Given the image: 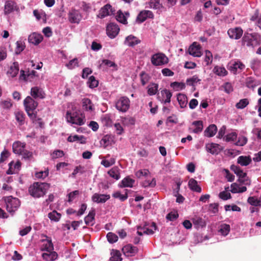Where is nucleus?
Instances as JSON below:
<instances>
[{
  "instance_id": "1",
  "label": "nucleus",
  "mask_w": 261,
  "mask_h": 261,
  "mask_svg": "<svg viewBox=\"0 0 261 261\" xmlns=\"http://www.w3.org/2000/svg\"><path fill=\"white\" fill-rule=\"evenodd\" d=\"M50 188V184L46 182H35L29 188L30 194L35 198L44 196Z\"/></svg>"
},
{
  "instance_id": "2",
  "label": "nucleus",
  "mask_w": 261,
  "mask_h": 261,
  "mask_svg": "<svg viewBox=\"0 0 261 261\" xmlns=\"http://www.w3.org/2000/svg\"><path fill=\"white\" fill-rule=\"evenodd\" d=\"M260 36L256 33H245L241 42L242 47L246 48L253 49L259 44Z\"/></svg>"
},
{
  "instance_id": "3",
  "label": "nucleus",
  "mask_w": 261,
  "mask_h": 261,
  "mask_svg": "<svg viewBox=\"0 0 261 261\" xmlns=\"http://www.w3.org/2000/svg\"><path fill=\"white\" fill-rule=\"evenodd\" d=\"M23 105L28 115L34 122L37 117V112H34V111L38 106V102L33 98L28 96L24 99Z\"/></svg>"
},
{
  "instance_id": "4",
  "label": "nucleus",
  "mask_w": 261,
  "mask_h": 261,
  "mask_svg": "<svg viewBox=\"0 0 261 261\" xmlns=\"http://www.w3.org/2000/svg\"><path fill=\"white\" fill-rule=\"evenodd\" d=\"M7 211L12 215L17 210L20 205V201L17 198L12 196L6 197L4 198Z\"/></svg>"
},
{
  "instance_id": "5",
  "label": "nucleus",
  "mask_w": 261,
  "mask_h": 261,
  "mask_svg": "<svg viewBox=\"0 0 261 261\" xmlns=\"http://www.w3.org/2000/svg\"><path fill=\"white\" fill-rule=\"evenodd\" d=\"M151 62L154 66H162L169 62V59L164 54L158 53L151 56Z\"/></svg>"
},
{
  "instance_id": "6",
  "label": "nucleus",
  "mask_w": 261,
  "mask_h": 261,
  "mask_svg": "<svg viewBox=\"0 0 261 261\" xmlns=\"http://www.w3.org/2000/svg\"><path fill=\"white\" fill-rule=\"evenodd\" d=\"M130 107V100L126 96L120 97L115 102L116 108L120 112H126Z\"/></svg>"
},
{
  "instance_id": "7",
  "label": "nucleus",
  "mask_w": 261,
  "mask_h": 261,
  "mask_svg": "<svg viewBox=\"0 0 261 261\" xmlns=\"http://www.w3.org/2000/svg\"><path fill=\"white\" fill-rule=\"evenodd\" d=\"M230 169L239 177L238 181L240 183L248 184L247 174L244 172L239 166L232 165L230 167Z\"/></svg>"
},
{
  "instance_id": "8",
  "label": "nucleus",
  "mask_w": 261,
  "mask_h": 261,
  "mask_svg": "<svg viewBox=\"0 0 261 261\" xmlns=\"http://www.w3.org/2000/svg\"><path fill=\"white\" fill-rule=\"evenodd\" d=\"M114 12L115 10L112 6L110 4H107L100 8L97 15V17L102 19L107 16L113 15Z\"/></svg>"
},
{
  "instance_id": "9",
  "label": "nucleus",
  "mask_w": 261,
  "mask_h": 261,
  "mask_svg": "<svg viewBox=\"0 0 261 261\" xmlns=\"http://www.w3.org/2000/svg\"><path fill=\"white\" fill-rule=\"evenodd\" d=\"M172 94L169 90L164 89L161 91L160 94H157V98L162 103H170Z\"/></svg>"
},
{
  "instance_id": "10",
  "label": "nucleus",
  "mask_w": 261,
  "mask_h": 261,
  "mask_svg": "<svg viewBox=\"0 0 261 261\" xmlns=\"http://www.w3.org/2000/svg\"><path fill=\"white\" fill-rule=\"evenodd\" d=\"M66 119L68 122L73 124L82 125L84 124V120L80 117L77 116L76 113L72 114L69 111L66 113Z\"/></svg>"
},
{
  "instance_id": "11",
  "label": "nucleus",
  "mask_w": 261,
  "mask_h": 261,
  "mask_svg": "<svg viewBox=\"0 0 261 261\" xmlns=\"http://www.w3.org/2000/svg\"><path fill=\"white\" fill-rule=\"evenodd\" d=\"M119 30V28L117 24L110 23L107 27V34L110 38L113 39L118 34Z\"/></svg>"
},
{
  "instance_id": "12",
  "label": "nucleus",
  "mask_w": 261,
  "mask_h": 261,
  "mask_svg": "<svg viewBox=\"0 0 261 261\" xmlns=\"http://www.w3.org/2000/svg\"><path fill=\"white\" fill-rule=\"evenodd\" d=\"M82 15L78 10L72 9L68 13V19L71 23H79L82 19Z\"/></svg>"
},
{
  "instance_id": "13",
  "label": "nucleus",
  "mask_w": 261,
  "mask_h": 261,
  "mask_svg": "<svg viewBox=\"0 0 261 261\" xmlns=\"http://www.w3.org/2000/svg\"><path fill=\"white\" fill-rule=\"evenodd\" d=\"M243 31L240 27H235L230 28L227 31V34L229 37L232 39L238 40L240 39L243 35Z\"/></svg>"
},
{
  "instance_id": "14",
  "label": "nucleus",
  "mask_w": 261,
  "mask_h": 261,
  "mask_svg": "<svg viewBox=\"0 0 261 261\" xmlns=\"http://www.w3.org/2000/svg\"><path fill=\"white\" fill-rule=\"evenodd\" d=\"M154 15L149 10L141 11L137 17V21L140 23L145 21L147 18H153Z\"/></svg>"
},
{
  "instance_id": "15",
  "label": "nucleus",
  "mask_w": 261,
  "mask_h": 261,
  "mask_svg": "<svg viewBox=\"0 0 261 261\" xmlns=\"http://www.w3.org/2000/svg\"><path fill=\"white\" fill-rule=\"evenodd\" d=\"M122 251L127 256H133L137 253L138 249L131 244H127L123 247Z\"/></svg>"
},
{
  "instance_id": "16",
  "label": "nucleus",
  "mask_w": 261,
  "mask_h": 261,
  "mask_svg": "<svg viewBox=\"0 0 261 261\" xmlns=\"http://www.w3.org/2000/svg\"><path fill=\"white\" fill-rule=\"evenodd\" d=\"M31 95L35 99H43L45 97V93L43 90L38 87H34L31 88Z\"/></svg>"
},
{
  "instance_id": "17",
  "label": "nucleus",
  "mask_w": 261,
  "mask_h": 261,
  "mask_svg": "<svg viewBox=\"0 0 261 261\" xmlns=\"http://www.w3.org/2000/svg\"><path fill=\"white\" fill-rule=\"evenodd\" d=\"M200 49L201 47L200 45L197 44V43L195 42L190 46L189 53L191 55L194 57H199L202 55Z\"/></svg>"
},
{
  "instance_id": "18",
  "label": "nucleus",
  "mask_w": 261,
  "mask_h": 261,
  "mask_svg": "<svg viewBox=\"0 0 261 261\" xmlns=\"http://www.w3.org/2000/svg\"><path fill=\"white\" fill-rule=\"evenodd\" d=\"M110 198V195L107 194H99L97 193H95L92 196V200L94 202H96L97 203H105Z\"/></svg>"
},
{
  "instance_id": "19",
  "label": "nucleus",
  "mask_w": 261,
  "mask_h": 261,
  "mask_svg": "<svg viewBox=\"0 0 261 261\" xmlns=\"http://www.w3.org/2000/svg\"><path fill=\"white\" fill-rule=\"evenodd\" d=\"M17 7L16 3L12 1H7L6 2L4 13L5 15H8L12 13Z\"/></svg>"
},
{
  "instance_id": "20",
  "label": "nucleus",
  "mask_w": 261,
  "mask_h": 261,
  "mask_svg": "<svg viewBox=\"0 0 261 261\" xmlns=\"http://www.w3.org/2000/svg\"><path fill=\"white\" fill-rule=\"evenodd\" d=\"M140 42V40L132 35H130L126 37L124 41V44L130 47H133L135 45L139 44Z\"/></svg>"
},
{
  "instance_id": "21",
  "label": "nucleus",
  "mask_w": 261,
  "mask_h": 261,
  "mask_svg": "<svg viewBox=\"0 0 261 261\" xmlns=\"http://www.w3.org/2000/svg\"><path fill=\"white\" fill-rule=\"evenodd\" d=\"M25 144L20 141H16L13 143L12 148L13 152L16 154H20L24 151Z\"/></svg>"
},
{
  "instance_id": "22",
  "label": "nucleus",
  "mask_w": 261,
  "mask_h": 261,
  "mask_svg": "<svg viewBox=\"0 0 261 261\" xmlns=\"http://www.w3.org/2000/svg\"><path fill=\"white\" fill-rule=\"evenodd\" d=\"M28 40L30 43L38 45L42 41L43 36L41 34L34 33L29 36Z\"/></svg>"
},
{
  "instance_id": "23",
  "label": "nucleus",
  "mask_w": 261,
  "mask_h": 261,
  "mask_svg": "<svg viewBox=\"0 0 261 261\" xmlns=\"http://www.w3.org/2000/svg\"><path fill=\"white\" fill-rule=\"evenodd\" d=\"M206 150L212 154H218L220 151V146L218 144L209 143L206 145Z\"/></svg>"
},
{
  "instance_id": "24",
  "label": "nucleus",
  "mask_w": 261,
  "mask_h": 261,
  "mask_svg": "<svg viewBox=\"0 0 261 261\" xmlns=\"http://www.w3.org/2000/svg\"><path fill=\"white\" fill-rule=\"evenodd\" d=\"M129 16V13L128 12H125L124 14L122 11L119 10L116 16L117 20L123 24H126L127 23V18Z\"/></svg>"
},
{
  "instance_id": "25",
  "label": "nucleus",
  "mask_w": 261,
  "mask_h": 261,
  "mask_svg": "<svg viewBox=\"0 0 261 261\" xmlns=\"http://www.w3.org/2000/svg\"><path fill=\"white\" fill-rule=\"evenodd\" d=\"M46 239L42 240L44 244L41 248L42 250H45L46 251H51L54 250V245L50 239H48V237L45 236Z\"/></svg>"
},
{
  "instance_id": "26",
  "label": "nucleus",
  "mask_w": 261,
  "mask_h": 261,
  "mask_svg": "<svg viewBox=\"0 0 261 261\" xmlns=\"http://www.w3.org/2000/svg\"><path fill=\"white\" fill-rule=\"evenodd\" d=\"M19 70L18 63L17 62H14L8 70L7 74L12 77H14L17 75Z\"/></svg>"
},
{
  "instance_id": "27",
  "label": "nucleus",
  "mask_w": 261,
  "mask_h": 261,
  "mask_svg": "<svg viewBox=\"0 0 261 261\" xmlns=\"http://www.w3.org/2000/svg\"><path fill=\"white\" fill-rule=\"evenodd\" d=\"M188 186L189 188L194 192L197 193H200L201 192V188L198 185L197 181L194 178H191L189 179Z\"/></svg>"
},
{
  "instance_id": "28",
  "label": "nucleus",
  "mask_w": 261,
  "mask_h": 261,
  "mask_svg": "<svg viewBox=\"0 0 261 261\" xmlns=\"http://www.w3.org/2000/svg\"><path fill=\"white\" fill-rule=\"evenodd\" d=\"M159 85L155 83H150L147 87V94L149 96L154 95L158 94V93Z\"/></svg>"
},
{
  "instance_id": "29",
  "label": "nucleus",
  "mask_w": 261,
  "mask_h": 261,
  "mask_svg": "<svg viewBox=\"0 0 261 261\" xmlns=\"http://www.w3.org/2000/svg\"><path fill=\"white\" fill-rule=\"evenodd\" d=\"M217 127L215 124L210 125L204 130V136L207 137H213L217 133Z\"/></svg>"
},
{
  "instance_id": "30",
  "label": "nucleus",
  "mask_w": 261,
  "mask_h": 261,
  "mask_svg": "<svg viewBox=\"0 0 261 261\" xmlns=\"http://www.w3.org/2000/svg\"><path fill=\"white\" fill-rule=\"evenodd\" d=\"M177 100L181 108H185L188 103V98L187 96L182 93H179L177 95Z\"/></svg>"
},
{
  "instance_id": "31",
  "label": "nucleus",
  "mask_w": 261,
  "mask_h": 261,
  "mask_svg": "<svg viewBox=\"0 0 261 261\" xmlns=\"http://www.w3.org/2000/svg\"><path fill=\"white\" fill-rule=\"evenodd\" d=\"M42 256L46 261H53L57 259L58 254L55 251H47L46 253H43Z\"/></svg>"
},
{
  "instance_id": "32",
  "label": "nucleus",
  "mask_w": 261,
  "mask_h": 261,
  "mask_svg": "<svg viewBox=\"0 0 261 261\" xmlns=\"http://www.w3.org/2000/svg\"><path fill=\"white\" fill-rule=\"evenodd\" d=\"M108 174L116 180L120 178V169L117 166L113 167L108 172Z\"/></svg>"
},
{
  "instance_id": "33",
  "label": "nucleus",
  "mask_w": 261,
  "mask_h": 261,
  "mask_svg": "<svg viewBox=\"0 0 261 261\" xmlns=\"http://www.w3.org/2000/svg\"><path fill=\"white\" fill-rule=\"evenodd\" d=\"M192 222L196 228H199V227H203L205 226L206 223L204 219L202 218L195 216L192 219Z\"/></svg>"
},
{
  "instance_id": "34",
  "label": "nucleus",
  "mask_w": 261,
  "mask_h": 261,
  "mask_svg": "<svg viewBox=\"0 0 261 261\" xmlns=\"http://www.w3.org/2000/svg\"><path fill=\"white\" fill-rule=\"evenodd\" d=\"M135 181L134 179L130 178L129 177L127 176L123 179L121 183L120 184V187H130L132 188L133 187V185L134 184Z\"/></svg>"
},
{
  "instance_id": "35",
  "label": "nucleus",
  "mask_w": 261,
  "mask_h": 261,
  "mask_svg": "<svg viewBox=\"0 0 261 261\" xmlns=\"http://www.w3.org/2000/svg\"><path fill=\"white\" fill-rule=\"evenodd\" d=\"M252 161L251 158L250 156H240L238 158L237 162L241 166H246L249 165Z\"/></svg>"
},
{
  "instance_id": "36",
  "label": "nucleus",
  "mask_w": 261,
  "mask_h": 261,
  "mask_svg": "<svg viewBox=\"0 0 261 261\" xmlns=\"http://www.w3.org/2000/svg\"><path fill=\"white\" fill-rule=\"evenodd\" d=\"M95 212L94 210L90 211L88 215L85 218V222L87 225L92 226L94 224Z\"/></svg>"
},
{
  "instance_id": "37",
  "label": "nucleus",
  "mask_w": 261,
  "mask_h": 261,
  "mask_svg": "<svg viewBox=\"0 0 261 261\" xmlns=\"http://www.w3.org/2000/svg\"><path fill=\"white\" fill-rule=\"evenodd\" d=\"M245 67V66L244 64H243L241 61H238L237 62H234V63L232 64L230 66V70L234 73H236L238 69H240L241 71L244 69Z\"/></svg>"
},
{
  "instance_id": "38",
  "label": "nucleus",
  "mask_w": 261,
  "mask_h": 261,
  "mask_svg": "<svg viewBox=\"0 0 261 261\" xmlns=\"http://www.w3.org/2000/svg\"><path fill=\"white\" fill-rule=\"evenodd\" d=\"M82 105L83 108L86 111H92L93 108V105L91 100L87 98H85L82 99Z\"/></svg>"
},
{
  "instance_id": "39",
  "label": "nucleus",
  "mask_w": 261,
  "mask_h": 261,
  "mask_svg": "<svg viewBox=\"0 0 261 261\" xmlns=\"http://www.w3.org/2000/svg\"><path fill=\"white\" fill-rule=\"evenodd\" d=\"M67 141L69 142H73L79 141L81 142V143L82 144H84L86 143L85 137L83 136H78L77 135L69 136L67 138Z\"/></svg>"
},
{
  "instance_id": "40",
  "label": "nucleus",
  "mask_w": 261,
  "mask_h": 261,
  "mask_svg": "<svg viewBox=\"0 0 261 261\" xmlns=\"http://www.w3.org/2000/svg\"><path fill=\"white\" fill-rule=\"evenodd\" d=\"M15 119L19 123L20 125H22L24 123L25 115L21 111H17L15 112Z\"/></svg>"
},
{
  "instance_id": "41",
  "label": "nucleus",
  "mask_w": 261,
  "mask_h": 261,
  "mask_svg": "<svg viewBox=\"0 0 261 261\" xmlns=\"http://www.w3.org/2000/svg\"><path fill=\"white\" fill-rule=\"evenodd\" d=\"M48 217L51 221L55 222H58L60 220L61 217V214L58 213L56 211L54 210L51 212H50L48 214Z\"/></svg>"
},
{
  "instance_id": "42",
  "label": "nucleus",
  "mask_w": 261,
  "mask_h": 261,
  "mask_svg": "<svg viewBox=\"0 0 261 261\" xmlns=\"http://www.w3.org/2000/svg\"><path fill=\"white\" fill-rule=\"evenodd\" d=\"M192 125L195 126L193 132L196 134H198L202 132L203 129V122L201 120L195 121L193 122Z\"/></svg>"
},
{
  "instance_id": "43",
  "label": "nucleus",
  "mask_w": 261,
  "mask_h": 261,
  "mask_svg": "<svg viewBox=\"0 0 261 261\" xmlns=\"http://www.w3.org/2000/svg\"><path fill=\"white\" fill-rule=\"evenodd\" d=\"M128 190H125V193L124 195H122L119 191H117L112 194V196L115 198H118L121 201H124L126 200L128 198L127 195Z\"/></svg>"
},
{
  "instance_id": "44",
  "label": "nucleus",
  "mask_w": 261,
  "mask_h": 261,
  "mask_svg": "<svg viewBox=\"0 0 261 261\" xmlns=\"http://www.w3.org/2000/svg\"><path fill=\"white\" fill-rule=\"evenodd\" d=\"M214 72L219 76H225L227 74V71L223 67L216 66L214 68Z\"/></svg>"
},
{
  "instance_id": "45",
  "label": "nucleus",
  "mask_w": 261,
  "mask_h": 261,
  "mask_svg": "<svg viewBox=\"0 0 261 261\" xmlns=\"http://www.w3.org/2000/svg\"><path fill=\"white\" fill-rule=\"evenodd\" d=\"M247 201L248 202L253 205V206H261V200L258 199L255 196H251V197H249L248 198V200H247Z\"/></svg>"
},
{
  "instance_id": "46",
  "label": "nucleus",
  "mask_w": 261,
  "mask_h": 261,
  "mask_svg": "<svg viewBox=\"0 0 261 261\" xmlns=\"http://www.w3.org/2000/svg\"><path fill=\"white\" fill-rule=\"evenodd\" d=\"M113 138L111 136L106 135L100 141V143L106 147L111 144Z\"/></svg>"
},
{
  "instance_id": "47",
  "label": "nucleus",
  "mask_w": 261,
  "mask_h": 261,
  "mask_svg": "<svg viewBox=\"0 0 261 261\" xmlns=\"http://www.w3.org/2000/svg\"><path fill=\"white\" fill-rule=\"evenodd\" d=\"M87 84L90 88H94L98 86V81L93 75H92L89 77Z\"/></svg>"
},
{
  "instance_id": "48",
  "label": "nucleus",
  "mask_w": 261,
  "mask_h": 261,
  "mask_svg": "<svg viewBox=\"0 0 261 261\" xmlns=\"http://www.w3.org/2000/svg\"><path fill=\"white\" fill-rule=\"evenodd\" d=\"M249 103V102L247 98L242 99L236 103V107L237 109H243L248 106Z\"/></svg>"
},
{
  "instance_id": "49",
  "label": "nucleus",
  "mask_w": 261,
  "mask_h": 261,
  "mask_svg": "<svg viewBox=\"0 0 261 261\" xmlns=\"http://www.w3.org/2000/svg\"><path fill=\"white\" fill-rule=\"evenodd\" d=\"M171 87L173 88L176 91L179 90H182L185 88V85L183 83H179L177 82H174L171 83L170 84Z\"/></svg>"
},
{
  "instance_id": "50",
  "label": "nucleus",
  "mask_w": 261,
  "mask_h": 261,
  "mask_svg": "<svg viewBox=\"0 0 261 261\" xmlns=\"http://www.w3.org/2000/svg\"><path fill=\"white\" fill-rule=\"evenodd\" d=\"M140 76L141 84L143 86H144L149 81L150 77L145 71H142Z\"/></svg>"
},
{
  "instance_id": "51",
  "label": "nucleus",
  "mask_w": 261,
  "mask_h": 261,
  "mask_svg": "<svg viewBox=\"0 0 261 261\" xmlns=\"http://www.w3.org/2000/svg\"><path fill=\"white\" fill-rule=\"evenodd\" d=\"M16 44V47L15 48V52L16 54L18 55L24 50L25 45H24V43L21 41H17Z\"/></svg>"
},
{
  "instance_id": "52",
  "label": "nucleus",
  "mask_w": 261,
  "mask_h": 261,
  "mask_svg": "<svg viewBox=\"0 0 261 261\" xmlns=\"http://www.w3.org/2000/svg\"><path fill=\"white\" fill-rule=\"evenodd\" d=\"M79 62L77 58H74L70 60L68 63L66 64V66L69 69H73L75 66H79Z\"/></svg>"
},
{
  "instance_id": "53",
  "label": "nucleus",
  "mask_w": 261,
  "mask_h": 261,
  "mask_svg": "<svg viewBox=\"0 0 261 261\" xmlns=\"http://www.w3.org/2000/svg\"><path fill=\"white\" fill-rule=\"evenodd\" d=\"M121 253L118 250L114 251L112 256L110 258V261H121Z\"/></svg>"
},
{
  "instance_id": "54",
  "label": "nucleus",
  "mask_w": 261,
  "mask_h": 261,
  "mask_svg": "<svg viewBox=\"0 0 261 261\" xmlns=\"http://www.w3.org/2000/svg\"><path fill=\"white\" fill-rule=\"evenodd\" d=\"M108 241L111 243H114L117 241L118 237L113 232H110L107 235Z\"/></svg>"
},
{
  "instance_id": "55",
  "label": "nucleus",
  "mask_w": 261,
  "mask_h": 261,
  "mask_svg": "<svg viewBox=\"0 0 261 261\" xmlns=\"http://www.w3.org/2000/svg\"><path fill=\"white\" fill-rule=\"evenodd\" d=\"M178 217V214L177 212H171L168 214L166 218L171 221H174Z\"/></svg>"
},
{
  "instance_id": "56",
  "label": "nucleus",
  "mask_w": 261,
  "mask_h": 261,
  "mask_svg": "<svg viewBox=\"0 0 261 261\" xmlns=\"http://www.w3.org/2000/svg\"><path fill=\"white\" fill-rule=\"evenodd\" d=\"M0 106L4 109H10L12 106L10 99L2 100L0 102Z\"/></svg>"
},
{
  "instance_id": "57",
  "label": "nucleus",
  "mask_w": 261,
  "mask_h": 261,
  "mask_svg": "<svg viewBox=\"0 0 261 261\" xmlns=\"http://www.w3.org/2000/svg\"><path fill=\"white\" fill-rule=\"evenodd\" d=\"M230 231V226L228 224H223L221 226L220 231L223 236H226Z\"/></svg>"
},
{
  "instance_id": "58",
  "label": "nucleus",
  "mask_w": 261,
  "mask_h": 261,
  "mask_svg": "<svg viewBox=\"0 0 261 261\" xmlns=\"http://www.w3.org/2000/svg\"><path fill=\"white\" fill-rule=\"evenodd\" d=\"M237 134L235 132H232L227 134L225 138V140L227 142L232 141L236 140Z\"/></svg>"
},
{
  "instance_id": "59",
  "label": "nucleus",
  "mask_w": 261,
  "mask_h": 261,
  "mask_svg": "<svg viewBox=\"0 0 261 261\" xmlns=\"http://www.w3.org/2000/svg\"><path fill=\"white\" fill-rule=\"evenodd\" d=\"M219 197L223 200H228L231 197L230 194L226 191L221 192L219 194Z\"/></svg>"
},
{
  "instance_id": "60",
  "label": "nucleus",
  "mask_w": 261,
  "mask_h": 261,
  "mask_svg": "<svg viewBox=\"0 0 261 261\" xmlns=\"http://www.w3.org/2000/svg\"><path fill=\"white\" fill-rule=\"evenodd\" d=\"M213 56L212 54L209 50L205 51V62H206V65H208L212 62Z\"/></svg>"
},
{
  "instance_id": "61",
  "label": "nucleus",
  "mask_w": 261,
  "mask_h": 261,
  "mask_svg": "<svg viewBox=\"0 0 261 261\" xmlns=\"http://www.w3.org/2000/svg\"><path fill=\"white\" fill-rule=\"evenodd\" d=\"M247 142V138L246 137L242 136L239 138L238 141L236 143V145L238 146H243Z\"/></svg>"
},
{
  "instance_id": "62",
  "label": "nucleus",
  "mask_w": 261,
  "mask_h": 261,
  "mask_svg": "<svg viewBox=\"0 0 261 261\" xmlns=\"http://www.w3.org/2000/svg\"><path fill=\"white\" fill-rule=\"evenodd\" d=\"M84 168V167L81 165L76 166L72 173V176L74 177L78 173H83L85 172Z\"/></svg>"
},
{
  "instance_id": "63",
  "label": "nucleus",
  "mask_w": 261,
  "mask_h": 261,
  "mask_svg": "<svg viewBox=\"0 0 261 261\" xmlns=\"http://www.w3.org/2000/svg\"><path fill=\"white\" fill-rule=\"evenodd\" d=\"M150 7L154 9H158L160 8L159 0H151Z\"/></svg>"
},
{
  "instance_id": "64",
  "label": "nucleus",
  "mask_w": 261,
  "mask_h": 261,
  "mask_svg": "<svg viewBox=\"0 0 261 261\" xmlns=\"http://www.w3.org/2000/svg\"><path fill=\"white\" fill-rule=\"evenodd\" d=\"M224 91L227 93H230L233 91V87L231 83H226L223 85Z\"/></svg>"
}]
</instances>
